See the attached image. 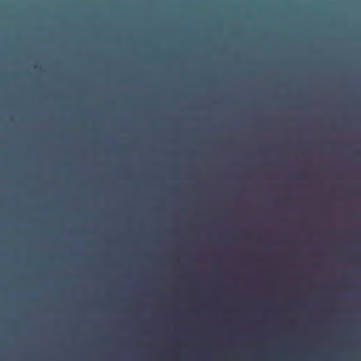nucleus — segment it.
Masks as SVG:
<instances>
[{"mask_svg":"<svg viewBox=\"0 0 361 361\" xmlns=\"http://www.w3.org/2000/svg\"><path fill=\"white\" fill-rule=\"evenodd\" d=\"M129 137H42V138H128ZM140 138L141 137H138ZM180 138V137H178ZM188 137L182 136V141Z\"/></svg>","mask_w":361,"mask_h":361,"instance_id":"nucleus-1","label":"nucleus"},{"mask_svg":"<svg viewBox=\"0 0 361 361\" xmlns=\"http://www.w3.org/2000/svg\"><path fill=\"white\" fill-rule=\"evenodd\" d=\"M286 137L288 138L289 140H292L294 137L291 136V137Z\"/></svg>","mask_w":361,"mask_h":361,"instance_id":"nucleus-2","label":"nucleus"},{"mask_svg":"<svg viewBox=\"0 0 361 361\" xmlns=\"http://www.w3.org/2000/svg\"><path fill=\"white\" fill-rule=\"evenodd\" d=\"M182 135V136L187 135L186 134H185V133H183V130H182V135Z\"/></svg>","mask_w":361,"mask_h":361,"instance_id":"nucleus-3","label":"nucleus"},{"mask_svg":"<svg viewBox=\"0 0 361 361\" xmlns=\"http://www.w3.org/2000/svg\"><path fill=\"white\" fill-rule=\"evenodd\" d=\"M288 135H292V136H294V134H292V135L289 134Z\"/></svg>","mask_w":361,"mask_h":361,"instance_id":"nucleus-4","label":"nucleus"}]
</instances>
